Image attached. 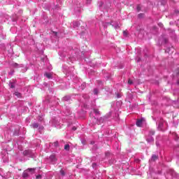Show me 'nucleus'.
Wrapping results in <instances>:
<instances>
[{"mask_svg": "<svg viewBox=\"0 0 179 179\" xmlns=\"http://www.w3.org/2000/svg\"><path fill=\"white\" fill-rule=\"evenodd\" d=\"M13 66H14V68H17V66H19V64H17V63H14L13 64Z\"/></svg>", "mask_w": 179, "mask_h": 179, "instance_id": "27", "label": "nucleus"}, {"mask_svg": "<svg viewBox=\"0 0 179 179\" xmlns=\"http://www.w3.org/2000/svg\"><path fill=\"white\" fill-rule=\"evenodd\" d=\"M158 128H159V129H162V128H163V120H161L159 122Z\"/></svg>", "mask_w": 179, "mask_h": 179, "instance_id": "16", "label": "nucleus"}, {"mask_svg": "<svg viewBox=\"0 0 179 179\" xmlns=\"http://www.w3.org/2000/svg\"><path fill=\"white\" fill-rule=\"evenodd\" d=\"M50 159L52 163H55L57 162V157L54 155H50Z\"/></svg>", "mask_w": 179, "mask_h": 179, "instance_id": "9", "label": "nucleus"}, {"mask_svg": "<svg viewBox=\"0 0 179 179\" xmlns=\"http://www.w3.org/2000/svg\"><path fill=\"white\" fill-rule=\"evenodd\" d=\"M52 34L55 37H59V36L58 35L59 34L57 32L53 31Z\"/></svg>", "mask_w": 179, "mask_h": 179, "instance_id": "24", "label": "nucleus"}, {"mask_svg": "<svg viewBox=\"0 0 179 179\" xmlns=\"http://www.w3.org/2000/svg\"><path fill=\"white\" fill-rule=\"evenodd\" d=\"M31 171H34V169H28L27 170L24 171L22 174V177L24 179H27L30 174H31Z\"/></svg>", "mask_w": 179, "mask_h": 179, "instance_id": "4", "label": "nucleus"}, {"mask_svg": "<svg viewBox=\"0 0 179 179\" xmlns=\"http://www.w3.org/2000/svg\"><path fill=\"white\" fill-rule=\"evenodd\" d=\"M0 176L3 177V173L2 172V169H0Z\"/></svg>", "mask_w": 179, "mask_h": 179, "instance_id": "32", "label": "nucleus"}, {"mask_svg": "<svg viewBox=\"0 0 179 179\" xmlns=\"http://www.w3.org/2000/svg\"><path fill=\"white\" fill-rule=\"evenodd\" d=\"M60 174H61V176H62V177H64V176H65V172L63 170H61Z\"/></svg>", "mask_w": 179, "mask_h": 179, "instance_id": "26", "label": "nucleus"}, {"mask_svg": "<svg viewBox=\"0 0 179 179\" xmlns=\"http://www.w3.org/2000/svg\"><path fill=\"white\" fill-rule=\"evenodd\" d=\"M178 84L179 85V80L178 81Z\"/></svg>", "mask_w": 179, "mask_h": 179, "instance_id": "43", "label": "nucleus"}, {"mask_svg": "<svg viewBox=\"0 0 179 179\" xmlns=\"http://www.w3.org/2000/svg\"><path fill=\"white\" fill-rule=\"evenodd\" d=\"M156 145H157V146H159V143H156Z\"/></svg>", "mask_w": 179, "mask_h": 179, "instance_id": "42", "label": "nucleus"}, {"mask_svg": "<svg viewBox=\"0 0 179 179\" xmlns=\"http://www.w3.org/2000/svg\"><path fill=\"white\" fill-rule=\"evenodd\" d=\"M94 94H96V95L99 94V90L94 89Z\"/></svg>", "mask_w": 179, "mask_h": 179, "instance_id": "21", "label": "nucleus"}, {"mask_svg": "<svg viewBox=\"0 0 179 179\" xmlns=\"http://www.w3.org/2000/svg\"><path fill=\"white\" fill-rule=\"evenodd\" d=\"M73 26L74 29H76V27H79V22H73Z\"/></svg>", "mask_w": 179, "mask_h": 179, "instance_id": "12", "label": "nucleus"}, {"mask_svg": "<svg viewBox=\"0 0 179 179\" xmlns=\"http://www.w3.org/2000/svg\"><path fill=\"white\" fill-rule=\"evenodd\" d=\"M23 155H24V156H27L28 157H34V154L30 150H24L23 152Z\"/></svg>", "mask_w": 179, "mask_h": 179, "instance_id": "5", "label": "nucleus"}, {"mask_svg": "<svg viewBox=\"0 0 179 179\" xmlns=\"http://www.w3.org/2000/svg\"><path fill=\"white\" fill-rule=\"evenodd\" d=\"M9 86L11 89H15V83H12V82H10L9 83Z\"/></svg>", "mask_w": 179, "mask_h": 179, "instance_id": "17", "label": "nucleus"}, {"mask_svg": "<svg viewBox=\"0 0 179 179\" xmlns=\"http://www.w3.org/2000/svg\"><path fill=\"white\" fill-rule=\"evenodd\" d=\"M64 114L65 115H71V109L69 108H66Z\"/></svg>", "mask_w": 179, "mask_h": 179, "instance_id": "10", "label": "nucleus"}, {"mask_svg": "<svg viewBox=\"0 0 179 179\" xmlns=\"http://www.w3.org/2000/svg\"><path fill=\"white\" fill-rule=\"evenodd\" d=\"M38 120H39V121H43V117H39Z\"/></svg>", "mask_w": 179, "mask_h": 179, "instance_id": "39", "label": "nucleus"}, {"mask_svg": "<svg viewBox=\"0 0 179 179\" xmlns=\"http://www.w3.org/2000/svg\"><path fill=\"white\" fill-rule=\"evenodd\" d=\"M72 131H76V127H73L72 128Z\"/></svg>", "mask_w": 179, "mask_h": 179, "instance_id": "38", "label": "nucleus"}, {"mask_svg": "<svg viewBox=\"0 0 179 179\" xmlns=\"http://www.w3.org/2000/svg\"><path fill=\"white\" fill-rule=\"evenodd\" d=\"M157 156L155 155L152 156V160H157Z\"/></svg>", "mask_w": 179, "mask_h": 179, "instance_id": "25", "label": "nucleus"}, {"mask_svg": "<svg viewBox=\"0 0 179 179\" xmlns=\"http://www.w3.org/2000/svg\"><path fill=\"white\" fill-rule=\"evenodd\" d=\"M83 2H85L87 4H89L92 2V0H83Z\"/></svg>", "mask_w": 179, "mask_h": 179, "instance_id": "20", "label": "nucleus"}, {"mask_svg": "<svg viewBox=\"0 0 179 179\" xmlns=\"http://www.w3.org/2000/svg\"><path fill=\"white\" fill-rule=\"evenodd\" d=\"M117 99H120V97H121V95L120 94H117Z\"/></svg>", "mask_w": 179, "mask_h": 179, "instance_id": "37", "label": "nucleus"}, {"mask_svg": "<svg viewBox=\"0 0 179 179\" xmlns=\"http://www.w3.org/2000/svg\"><path fill=\"white\" fill-rule=\"evenodd\" d=\"M93 111H94V114H95V115H96V116L100 115V111H99V110L94 109Z\"/></svg>", "mask_w": 179, "mask_h": 179, "instance_id": "14", "label": "nucleus"}, {"mask_svg": "<svg viewBox=\"0 0 179 179\" xmlns=\"http://www.w3.org/2000/svg\"><path fill=\"white\" fill-rule=\"evenodd\" d=\"M1 157L4 163H6L8 162V151L6 150H3L1 152Z\"/></svg>", "mask_w": 179, "mask_h": 179, "instance_id": "2", "label": "nucleus"}, {"mask_svg": "<svg viewBox=\"0 0 179 179\" xmlns=\"http://www.w3.org/2000/svg\"><path fill=\"white\" fill-rule=\"evenodd\" d=\"M96 167H97V164L93 163V164H92V168H93V169H96Z\"/></svg>", "mask_w": 179, "mask_h": 179, "instance_id": "29", "label": "nucleus"}, {"mask_svg": "<svg viewBox=\"0 0 179 179\" xmlns=\"http://www.w3.org/2000/svg\"><path fill=\"white\" fill-rule=\"evenodd\" d=\"M64 100L65 101H68V100H69V96H64Z\"/></svg>", "mask_w": 179, "mask_h": 179, "instance_id": "28", "label": "nucleus"}, {"mask_svg": "<svg viewBox=\"0 0 179 179\" xmlns=\"http://www.w3.org/2000/svg\"><path fill=\"white\" fill-rule=\"evenodd\" d=\"M73 71V67H68V66H66V65H64L63 66V72L66 75H71V73H72Z\"/></svg>", "mask_w": 179, "mask_h": 179, "instance_id": "1", "label": "nucleus"}, {"mask_svg": "<svg viewBox=\"0 0 179 179\" xmlns=\"http://www.w3.org/2000/svg\"><path fill=\"white\" fill-rule=\"evenodd\" d=\"M108 118L107 116H103L101 117L100 119L97 120V124H102V122H104Z\"/></svg>", "mask_w": 179, "mask_h": 179, "instance_id": "6", "label": "nucleus"}, {"mask_svg": "<svg viewBox=\"0 0 179 179\" xmlns=\"http://www.w3.org/2000/svg\"><path fill=\"white\" fill-rule=\"evenodd\" d=\"M14 96H15L16 97H17L18 99H20V97H22V94H20V92H15L14 93Z\"/></svg>", "mask_w": 179, "mask_h": 179, "instance_id": "11", "label": "nucleus"}, {"mask_svg": "<svg viewBox=\"0 0 179 179\" xmlns=\"http://www.w3.org/2000/svg\"><path fill=\"white\" fill-rule=\"evenodd\" d=\"M64 150H69V144H66L64 145Z\"/></svg>", "mask_w": 179, "mask_h": 179, "instance_id": "19", "label": "nucleus"}, {"mask_svg": "<svg viewBox=\"0 0 179 179\" xmlns=\"http://www.w3.org/2000/svg\"><path fill=\"white\" fill-rule=\"evenodd\" d=\"M111 26L114 27L115 29H120V23L118 22H112Z\"/></svg>", "mask_w": 179, "mask_h": 179, "instance_id": "8", "label": "nucleus"}, {"mask_svg": "<svg viewBox=\"0 0 179 179\" xmlns=\"http://www.w3.org/2000/svg\"><path fill=\"white\" fill-rule=\"evenodd\" d=\"M137 10L139 12L141 10V6H137Z\"/></svg>", "mask_w": 179, "mask_h": 179, "instance_id": "34", "label": "nucleus"}, {"mask_svg": "<svg viewBox=\"0 0 179 179\" xmlns=\"http://www.w3.org/2000/svg\"><path fill=\"white\" fill-rule=\"evenodd\" d=\"M143 17V14H138V17Z\"/></svg>", "mask_w": 179, "mask_h": 179, "instance_id": "35", "label": "nucleus"}, {"mask_svg": "<svg viewBox=\"0 0 179 179\" xmlns=\"http://www.w3.org/2000/svg\"><path fill=\"white\" fill-rule=\"evenodd\" d=\"M110 114H112V113H110Z\"/></svg>", "mask_w": 179, "mask_h": 179, "instance_id": "44", "label": "nucleus"}, {"mask_svg": "<svg viewBox=\"0 0 179 179\" xmlns=\"http://www.w3.org/2000/svg\"><path fill=\"white\" fill-rule=\"evenodd\" d=\"M123 36H124V37H127V36H128V32H127V31H123Z\"/></svg>", "mask_w": 179, "mask_h": 179, "instance_id": "22", "label": "nucleus"}, {"mask_svg": "<svg viewBox=\"0 0 179 179\" xmlns=\"http://www.w3.org/2000/svg\"><path fill=\"white\" fill-rule=\"evenodd\" d=\"M90 117H94V120H97L98 117H94V115H93V113H90Z\"/></svg>", "mask_w": 179, "mask_h": 179, "instance_id": "30", "label": "nucleus"}, {"mask_svg": "<svg viewBox=\"0 0 179 179\" xmlns=\"http://www.w3.org/2000/svg\"><path fill=\"white\" fill-rule=\"evenodd\" d=\"M85 87H86V83H83L81 86L80 87V89L81 90H85Z\"/></svg>", "mask_w": 179, "mask_h": 179, "instance_id": "15", "label": "nucleus"}, {"mask_svg": "<svg viewBox=\"0 0 179 179\" xmlns=\"http://www.w3.org/2000/svg\"><path fill=\"white\" fill-rule=\"evenodd\" d=\"M85 141H82V143H83V145H85Z\"/></svg>", "mask_w": 179, "mask_h": 179, "instance_id": "41", "label": "nucleus"}, {"mask_svg": "<svg viewBox=\"0 0 179 179\" xmlns=\"http://www.w3.org/2000/svg\"><path fill=\"white\" fill-rule=\"evenodd\" d=\"M36 179H41L42 178V177H41V175H38V176H36Z\"/></svg>", "mask_w": 179, "mask_h": 179, "instance_id": "33", "label": "nucleus"}, {"mask_svg": "<svg viewBox=\"0 0 179 179\" xmlns=\"http://www.w3.org/2000/svg\"><path fill=\"white\" fill-rule=\"evenodd\" d=\"M31 127L34 128H38V123L34 122L32 124Z\"/></svg>", "mask_w": 179, "mask_h": 179, "instance_id": "18", "label": "nucleus"}, {"mask_svg": "<svg viewBox=\"0 0 179 179\" xmlns=\"http://www.w3.org/2000/svg\"><path fill=\"white\" fill-rule=\"evenodd\" d=\"M143 124V119H139L136 122V124L137 125V127H142Z\"/></svg>", "mask_w": 179, "mask_h": 179, "instance_id": "7", "label": "nucleus"}, {"mask_svg": "<svg viewBox=\"0 0 179 179\" xmlns=\"http://www.w3.org/2000/svg\"><path fill=\"white\" fill-rule=\"evenodd\" d=\"M83 97L85 99V100H87V99H89V96L87 94L83 95Z\"/></svg>", "mask_w": 179, "mask_h": 179, "instance_id": "23", "label": "nucleus"}, {"mask_svg": "<svg viewBox=\"0 0 179 179\" xmlns=\"http://www.w3.org/2000/svg\"><path fill=\"white\" fill-rule=\"evenodd\" d=\"M139 61H141V57H138L137 59V62H139Z\"/></svg>", "mask_w": 179, "mask_h": 179, "instance_id": "40", "label": "nucleus"}, {"mask_svg": "<svg viewBox=\"0 0 179 179\" xmlns=\"http://www.w3.org/2000/svg\"><path fill=\"white\" fill-rule=\"evenodd\" d=\"M43 126H40L39 127H38V129H40V130H41V129H43Z\"/></svg>", "mask_w": 179, "mask_h": 179, "instance_id": "36", "label": "nucleus"}, {"mask_svg": "<svg viewBox=\"0 0 179 179\" xmlns=\"http://www.w3.org/2000/svg\"><path fill=\"white\" fill-rule=\"evenodd\" d=\"M45 76H46V78H48V79H51V78H52V76L50 73H45Z\"/></svg>", "mask_w": 179, "mask_h": 179, "instance_id": "13", "label": "nucleus"}, {"mask_svg": "<svg viewBox=\"0 0 179 179\" xmlns=\"http://www.w3.org/2000/svg\"><path fill=\"white\" fill-rule=\"evenodd\" d=\"M153 135H155V131H153V130L150 131L149 135L146 138V141L148 143H152V142H153L155 141L153 137H152V136H153Z\"/></svg>", "mask_w": 179, "mask_h": 179, "instance_id": "3", "label": "nucleus"}, {"mask_svg": "<svg viewBox=\"0 0 179 179\" xmlns=\"http://www.w3.org/2000/svg\"><path fill=\"white\" fill-rule=\"evenodd\" d=\"M128 83L129 85H132L134 83L132 82V80L129 79V81H128Z\"/></svg>", "mask_w": 179, "mask_h": 179, "instance_id": "31", "label": "nucleus"}]
</instances>
